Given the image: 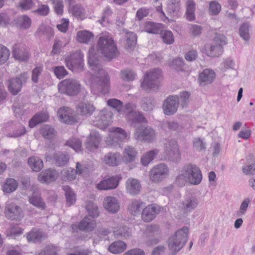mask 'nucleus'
I'll return each instance as SVG.
<instances>
[{
    "mask_svg": "<svg viewBox=\"0 0 255 255\" xmlns=\"http://www.w3.org/2000/svg\"><path fill=\"white\" fill-rule=\"evenodd\" d=\"M94 48L89 49L88 64L92 67L95 74L91 78V88L93 94H106L109 92V78L106 71L98 63V60L94 55Z\"/></svg>",
    "mask_w": 255,
    "mask_h": 255,
    "instance_id": "obj_1",
    "label": "nucleus"
},
{
    "mask_svg": "<svg viewBox=\"0 0 255 255\" xmlns=\"http://www.w3.org/2000/svg\"><path fill=\"white\" fill-rule=\"evenodd\" d=\"M188 229L183 227L171 235L167 241L168 248L172 255H175L185 246L187 242Z\"/></svg>",
    "mask_w": 255,
    "mask_h": 255,
    "instance_id": "obj_2",
    "label": "nucleus"
},
{
    "mask_svg": "<svg viewBox=\"0 0 255 255\" xmlns=\"http://www.w3.org/2000/svg\"><path fill=\"white\" fill-rule=\"evenodd\" d=\"M97 51L106 58L111 60L118 55L117 47L112 38L104 35L100 36L98 40Z\"/></svg>",
    "mask_w": 255,
    "mask_h": 255,
    "instance_id": "obj_3",
    "label": "nucleus"
},
{
    "mask_svg": "<svg viewBox=\"0 0 255 255\" xmlns=\"http://www.w3.org/2000/svg\"><path fill=\"white\" fill-rule=\"evenodd\" d=\"M162 79L161 71L158 68L153 69L144 75L141 87L145 90H155L158 89Z\"/></svg>",
    "mask_w": 255,
    "mask_h": 255,
    "instance_id": "obj_4",
    "label": "nucleus"
},
{
    "mask_svg": "<svg viewBox=\"0 0 255 255\" xmlns=\"http://www.w3.org/2000/svg\"><path fill=\"white\" fill-rule=\"evenodd\" d=\"M84 55L80 50H77L65 59L67 67L75 72H81L84 70Z\"/></svg>",
    "mask_w": 255,
    "mask_h": 255,
    "instance_id": "obj_5",
    "label": "nucleus"
},
{
    "mask_svg": "<svg viewBox=\"0 0 255 255\" xmlns=\"http://www.w3.org/2000/svg\"><path fill=\"white\" fill-rule=\"evenodd\" d=\"M58 87L60 93L73 96L78 95L80 92L81 84L78 81L69 78L61 81L58 84Z\"/></svg>",
    "mask_w": 255,
    "mask_h": 255,
    "instance_id": "obj_6",
    "label": "nucleus"
},
{
    "mask_svg": "<svg viewBox=\"0 0 255 255\" xmlns=\"http://www.w3.org/2000/svg\"><path fill=\"white\" fill-rule=\"evenodd\" d=\"M165 158L170 161L178 163L181 160V153L176 140L169 139L164 144Z\"/></svg>",
    "mask_w": 255,
    "mask_h": 255,
    "instance_id": "obj_7",
    "label": "nucleus"
},
{
    "mask_svg": "<svg viewBox=\"0 0 255 255\" xmlns=\"http://www.w3.org/2000/svg\"><path fill=\"white\" fill-rule=\"evenodd\" d=\"M184 173L191 184L198 185L202 179V175L200 168L195 164L188 163L184 165L182 168Z\"/></svg>",
    "mask_w": 255,
    "mask_h": 255,
    "instance_id": "obj_8",
    "label": "nucleus"
},
{
    "mask_svg": "<svg viewBox=\"0 0 255 255\" xmlns=\"http://www.w3.org/2000/svg\"><path fill=\"white\" fill-rule=\"evenodd\" d=\"M227 43V38L223 34L216 33L212 43L207 50L208 56L218 57L223 52V46Z\"/></svg>",
    "mask_w": 255,
    "mask_h": 255,
    "instance_id": "obj_9",
    "label": "nucleus"
},
{
    "mask_svg": "<svg viewBox=\"0 0 255 255\" xmlns=\"http://www.w3.org/2000/svg\"><path fill=\"white\" fill-rule=\"evenodd\" d=\"M28 79L27 72H23L15 78L7 80V88L9 92L13 95H16L21 90L22 85Z\"/></svg>",
    "mask_w": 255,
    "mask_h": 255,
    "instance_id": "obj_10",
    "label": "nucleus"
},
{
    "mask_svg": "<svg viewBox=\"0 0 255 255\" xmlns=\"http://www.w3.org/2000/svg\"><path fill=\"white\" fill-rule=\"evenodd\" d=\"M169 173L167 165L161 163L154 166L149 171V176L151 181L159 183L165 179Z\"/></svg>",
    "mask_w": 255,
    "mask_h": 255,
    "instance_id": "obj_11",
    "label": "nucleus"
},
{
    "mask_svg": "<svg viewBox=\"0 0 255 255\" xmlns=\"http://www.w3.org/2000/svg\"><path fill=\"white\" fill-rule=\"evenodd\" d=\"M3 128L5 130L12 129L11 132L6 134V136L10 138H17L26 133V130L24 126L20 123H16L10 121L5 123L3 125Z\"/></svg>",
    "mask_w": 255,
    "mask_h": 255,
    "instance_id": "obj_12",
    "label": "nucleus"
},
{
    "mask_svg": "<svg viewBox=\"0 0 255 255\" xmlns=\"http://www.w3.org/2000/svg\"><path fill=\"white\" fill-rule=\"evenodd\" d=\"M134 137L137 140L151 142L155 138V131L151 127L140 126L136 128Z\"/></svg>",
    "mask_w": 255,
    "mask_h": 255,
    "instance_id": "obj_13",
    "label": "nucleus"
},
{
    "mask_svg": "<svg viewBox=\"0 0 255 255\" xmlns=\"http://www.w3.org/2000/svg\"><path fill=\"white\" fill-rule=\"evenodd\" d=\"M179 106V98L176 96L168 97L163 102L162 109L165 115L171 116L177 111Z\"/></svg>",
    "mask_w": 255,
    "mask_h": 255,
    "instance_id": "obj_14",
    "label": "nucleus"
},
{
    "mask_svg": "<svg viewBox=\"0 0 255 255\" xmlns=\"http://www.w3.org/2000/svg\"><path fill=\"white\" fill-rule=\"evenodd\" d=\"M5 217L12 220H19L22 216L21 209L13 203H7L5 207Z\"/></svg>",
    "mask_w": 255,
    "mask_h": 255,
    "instance_id": "obj_15",
    "label": "nucleus"
},
{
    "mask_svg": "<svg viewBox=\"0 0 255 255\" xmlns=\"http://www.w3.org/2000/svg\"><path fill=\"white\" fill-rule=\"evenodd\" d=\"M122 177L120 175H116L110 178L102 180L97 185V188L100 190H108L116 188Z\"/></svg>",
    "mask_w": 255,
    "mask_h": 255,
    "instance_id": "obj_16",
    "label": "nucleus"
},
{
    "mask_svg": "<svg viewBox=\"0 0 255 255\" xmlns=\"http://www.w3.org/2000/svg\"><path fill=\"white\" fill-rule=\"evenodd\" d=\"M57 115L60 121L65 124L72 125L77 122V117L75 116L72 109L68 107L60 108Z\"/></svg>",
    "mask_w": 255,
    "mask_h": 255,
    "instance_id": "obj_17",
    "label": "nucleus"
},
{
    "mask_svg": "<svg viewBox=\"0 0 255 255\" xmlns=\"http://www.w3.org/2000/svg\"><path fill=\"white\" fill-rule=\"evenodd\" d=\"M111 114L106 110H103L99 112L95 119L91 121L93 126L101 129H104L109 125V119Z\"/></svg>",
    "mask_w": 255,
    "mask_h": 255,
    "instance_id": "obj_18",
    "label": "nucleus"
},
{
    "mask_svg": "<svg viewBox=\"0 0 255 255\" xmlns=\"http://www.w3.org/2000/svg\"><path fill=\"white\" fill-rule=\"evenodd\" d=\"M199 204V199L195 196L186 197L181 203V209L185 214H188L196 209Z\"/></svg>",
    "mask_w": 255,
    "mask_h": 255,
    "instance_id": "obj_19",
    "label": "nucleus"
},
{
    "mask_svg": "<svg viewBox=\"0 0 255 255\" xmlns=\"http://www.w3.org/2000/svg\"><path fill=\"white\" fill-rule=\"evenodd\" d=\"M65 2L68 5L69 12L74 16L82 18L85 15L84 8L81 5L75 4V0H65Z\"/></svg>",
    "mask_w": 255,
    "mask_h": 255,
    "instance_id": "obj_20",
    "label": "nucleus"
},
{
    "mask_svg": "<svg viewBox=\"0 0 255 255\" xmlns=\"http://www.w3.org/2000/svg\"><path fill=\"white\" fill-rule=\"evenodd\" d=\"M141 186L140 182L134 178L128 179L126 183L127 192L130 195H137L140 192Z\"/></svg>",
    "mask_w": 255,
    "mask_h": 255,
    "instance_id": "obj_21",
    "label": "nucleus"
},
{
    "mask_svg": "<svg viewBox=\"0 0 255 255\" xmlns=\"http://www.w3.org/2000/svg\"><path fill=\"white\" fill-rule=\"evenodd\" d=\"M215 78V73L211 69H204L199 74L198 81L200 85H206L213 82Z\"/></svg>",
    "mask_w": 255,
    "mask_h": 255,
    "instance_id": "obj_22",
    "label": "nucleus"
},
{
    "mask_svg": "<svg viewBox=\"0 0 255 255\" xmlns=\"http://www.w3.org/2000/svg\"><path fill=\"white\" fill-rule=\"evenodd\" d=\"M105 208L112 213H116L120 208V204L118 200L114 197L109 196L105 199L104 202Z\"/></svg>",
    "mask_w": 255,
    "mask_h": 255,
    "instance_id": "obj_23",
    "label": "nucleus"
},
{
    "mask_svg": "<svg viewBox=\"0 0 255 255\" xmlns=\"http://www.w3.org/2000/svg\"><path fill=\"white\" fill-rule=\"evenodd\" d=\"M121 155L119 152H109L103 158V162L110 166H118L120 162Z\"/></svg>",
    "mask_w": 255,
    "mask_h": 255,
    "instance_id": "obj_24",
    "label": "nucleus"
},
{
    "mask_svg": "<svg viewBox=\"0 0 255 255\" xmlns=\"http://www.w3.org/2000/svg\"><path fill=\"white\" fill-rule=\"evenodd\" d=\"M12 55L16 60L20 61H26L29 57L27 51L23 47H20L18 44H15L13 46Z\"/></svg>",
    "mask_w": 255,
    "mask_h": 255,
    "instance_id": "obj_25",
    "label": "nucleus"
},
{
    "mask_svg": "<svg viewBox=\"0 0 255 255\" xmlns=\"http://www.w3.org/2000/svg\"><path fill=\"white\" fill-rule=\"evenodd\" d=\"M57 178V174L55 170H47L41 172L38 175V180L41 182L49 183L54 181Z\"/></svg>",
    "mask_w": 255,
    "mask_h": 255,
    "instance_id": "obj_26",
    "label": "nucleus"
},
{
    "mask_svg": "<svg viewBox=\"0 0 255 255\" xmlns=\"http://www.w3.org/2000/svg\"><path fill=\"white\" fill-rule=\"evenodd\" d=\"M26 238L28 242L37 243L44 240L46 236L44 233L39 230H32L27 233Z\"/></svg>",
    "mask_w": 255,
    "mask_h": 255,
    "instance_id": "obj_27",
    "label": "nucleus"
},
{
    "mask_svg": "<svg viewBox=\"0 0 255 255\" xmlns=\"http://www.w3.org/2000/svg\"><path fill=\"white\" fill-rule=\"evenodd\" d=\"M49 116L47 113L44 112H40L36 113L29 122V126L32 128L36 125L42 122L47 121Z\"/></svg>",
    "mask_w": 255,
    "mask_h": 255,
    "instance_id": "obj_28",
    "label": "nucleus"
},
{
    "mask_svg": "<svg viewBox=\"0 0 255 255\" xmlns=\"http://www.w3.org/2000/svg\"><path fill=\"white\" fill-rule=\"evenodd\" d=\"M96 225V222L94 220H91L86 216L80 221L78 225V228L81 231L90 232L95 229Z\"/></svg>",
    "mask_w": 255,
    "mask_h": 255,
    "instance_id": "obj_29",
    "label": "nucleus"
},
{
    "mask_svg": "<svg viewBox=\"0 0 255 255\" xmlns=\"http://www.w3.org/2000/svg\"><path fill=\"white\" fill-rule=\"evenodd\" d=\"M77 112L81 116H90L95 111V107L89 103H81L77 106Z\"/></svg>",
    "mask_w": 255,
    "mask_h": 255,
    "instance_id": "obj_30",
    "label": "nucleus"
},
{
    "mask_svg": "<svg viewBox=\"0 0 255 255\" xmlns=\"http://www.w3.org/2000/svg\"><path fill=\"white\" fill-rule=\"evenodd\" d=\"M53 35L54 32L53 29L51 27L44 24H40L35 32V35L37 36L41 37L44 36L48 39L53 37Z\"/></svg>",
    "mask_w": 255,
    "mask_h": 255,
    "instance_id": "obj_31",
    "label": "nucleus"
},
{
    "mask_svg": "<svg viewBox=\"0 0 255 255\" xmlns=\"http://www.w3.org/2000/svg\"><path fill=\"white\" fill-rule=\"evenodd\" d=\"M156 208L152 205H148L144 208L142 211L141 217L146 222L152 221L155 217Z\"/></svg>",
    "mask_w": 255,
    "mask_h": 255,
    "instance_id": "obj_32",
    "label": "nucleus"
},
{
    "mask_svg": "<svg viewBox=\"0 0 255 255\" xmlns=\"http://www.w3.org/2000/svg\"><path fill=\"white\" fill-rule=\"evenodd\" d=\"M28 201L30 204L33 205L36 207L41 210H44L46 208V205L42 199L40 194L33 192V194L28 197Z\"/></svg>",
    "mask_w": 255,
    "mask_h": 255,
    "instance_id": "obj_33",
    "label": "nucleus"
},
{
    "mask_svg": "<svg viewBox=\"0 0 255 255\" xmlns=\"http://www.w3.org/2000/svg\"><path fill=\"white\" fill-rule=\"evenodd\" d=\"M180 9V0H169L166 11L170 15H176Z\"/></svg>",
    "mask_w": 255,
    "mask_h": 255,
    "instance_id": "obj_34",
    "label": "nucleus"
},
{
    "mask_svg": "<svg viewBox=\"0 0 255 255\" xmlns=\"http://www.w3.org/2000/svg\"><path fill=\"white\" fill-rule=\"evenodd\" d=\"M55 163L58 166L66 165L69 160V156L66 153L59 151L55 153L53 156Z\"/></svg>",
    "mask_w": 255,
    "mask_h": 255,
    "instance_id": "obj_35",
    "label": "nucleus"
},
{
    "mask_svg": "<svg viewBox=\"0 0 255 255\" xmlns=\"http://www.w3.org/2000/svg\"><path fill=\"white\" fill-rule=\"evenodd\" d=\"M127 244L123 241H118L112 243L108 248V250L114 254L123 252L127 249Z\"/></svg>",
    "mask_w": 255,
    "mask_h": 255,
    "instance_id": "obj_36",
    "label": "nucleus"
},
{
    "mask_svg": "<svg viewBox=\"0 0 255 255\" xmlns=\"http://www.w3.org/2000/svg\"><path fill=\"white\" fill-rule=\"evenodd\" d=\"M162 28L163 25L161 23L148 21L144 24V30L149 33L158 34Z\"/></svg>",
    "mask_w": 255,
    "mask_h": 255,
    "instance_id": "obj_37",
    "label": "nucleus"
},
{
    "mask_svg": "<svg viewBox=\"0 0 255 255\" xmlns=\"http://www.w3.org/2000/svg\"><path fill=\"white\" fill-rule=\"evenodd\" d=\"M16 23L21 29H27L31 25V19L27 15L24 14L18 16L16 19Z\"/></svg>",
    "mask_w": 255,
    "mask_h": 255,
    "instance_id": "obj_38",
    "label": "nucleus"
},
{
    "mask_svg": "<svg viewBox=\"0 0 255 255\" xmlns=\"http://www.w3.org/2000/svg\"><path fill=\"white\" fill-rule=\"evenodd\" d=\"M27 162L31 169L35 172L39 171L43 167L42 160L37 157H30L29 158Z\"/></svg>",
    "mask_w": 255,
    "mask_h": 255,
    "instance_id": "obj_39",
    "label": "nucleus"
},
{
    "mask_svg": "<svg viewBox=\"0 0 255 255\" xmlns=\"http://www.w3.org/2000/svg\"><path fill=\"white\" fill-rule=\"evenodd\" d=\"M136 151L131 146H127L123 152V158L124 161L127 163L133 161L136 155Z\"/></svg>",
    "mask_w": 255,
    "mask_h": 255,
    "instance_id": "obj_40",
    "label": "nucleus"
},
{
    "mask_svg": "<svg viewBox=\"0 0 255 255\" xmlns=\"http://www.w3.org/2000/svg\"><path fill=\"white\" fill-rule=\"evenodd\" d=\"M145 206L142 202L139 200H133L128 206L129 212L133 215L140 213L141 209Z\"/></svg>",
    "mask_w": 255,
    "mask_h": 255,
    "instance_id": "obj_41",
    "label": "nucleus"
},
{
    "mask_svg": "<svg viewBox=\"0 0 255 255\" xmlns=\"http://www.w3.org/2000/svg\"><path fill=\"white\" fill-rule=\"evenodd\" d=\"M128 122L132 126H135L136 124L141 123H146V120L141 112L136 111L134 114L128 116L127 119Z\"/></svg>",
    "mask_w": 255,
    "mask_h": 255,
    "instance_id": "obj_42",
    "label": "nucleus"
},
{
    "mask_svg": "<svg viewBox=\"0 0 255 255\" xmlns=\"http://www.w3.org/2000/svg\"><path fill=\"white\" fill-rule=\"evenodd\" d=\"M115 236L118 238H128L131 236V231L127 226L118 227L114 231Z\"/></svg>",
    "mask_w": 255,
    "mask_h": 255,
    "instance_id": "obj_43",
    "label": "nucleus"
},
{
    "mask_svg": "<svg viewBox=\"0 0 255 255\" xmlns=\"http://www.w3.org/2000/svg\"><path fill=\"white\" fill-rule=\"evenodd\" d=\"M93 36L92 32L86 30L80 31L77 33V39L80 43H88Z\"/></svg>",
    "mask_w": 255,
    "mask_h": 255,
    "instance_id": "obj_44",
    "label": "nucleus"
},
{
    "mask_svg": "<svg viewBox=\"0 0 255 255\" xmlns=\"http://www.w3.org/2000/svg\"><path fill=\"white\" fill-rule=\"evenodd\" d=\"M158 153L157 149H154L147 152L141 158V162L144 166L147 165L156 156Z\"/></svg>",
    "mask_w": 255,
    "mask_h": 255,
    "instance_id": "obj_45",
    "label": "nucleus"
},
{
    "mask_svg": "<svg viewBox=\"0 0 255 255\" xmlns=\"http://www.w3.org/2000/svg\"><path fill=\"white\" fill-rule=\"evenodd\" d=\"M62 188L65 191L67 204L68 206H70L76 201L75 194L68 186H63Z\"/></svg>",
    "mask_w": 255,
    "mask_h": 255,
    "instance_id": "obj_46",
    "label": "nucleus"
},
{
    "mask_svg": "<svg viewBox=\"0 0 255 255\" xmlns=\"http://www.w3.org/2000/svg\"><path fill=\"white\" fill-rule=\"evenodd\" d=\"M17 187V183L16 180L13 178H10L6 180L2 189L3 192L9 193L15 191Z\"/></svg>",
    "mask_w": 255,
    "mask_h": 255,
    "instance_id": "obj_47",
    "label": "nucleus"
},
{
    "mask_svg": "<svg viewBox=\"0 0 255 255\" xmlns=\"http://www.w3.org/2000/svg\"><path fill=\"white\" fill-rule=\"evenodd\" d=\"M86 209L90 216L93 218H97L99 216V212L97 205L91 201L86 203Z\"/></svg>",
    "mask_w": 255,
    "mask_h": 255,
    "instance_id": "obj_48",
    "label": "nucleus"
},
{
    "mask_svg": "<svg viewBox=\"0 0 255 255\" xmlns=\"http://www.w3.org/2000/svg\"><path fill=\"white\" fill-rule=\"evenodd\" d=\"M135 72L128 69L122 70L120 73L121 79L126 82L132 81L135 79Z\"/></svg>",
    "mask_w": 255,
    "mask_h": 255,
    "instance_id": "obj_49",
    "label": "nucleus"
},
{
    "mask_svg": "<svg viewBox=\"0 0 255 255\" xmlns=\"http://www.w3.org/2000/svg\"><path fill=\"white\" fill-rule=\"evenodd\" d=\"M141 106L145 111L152 110L154 106L153 98L152 97H144L141 100Z\"/></svg>",
    "mask_w": 255,
    "mask_h": 255,
    "instance_id": "obj_50",
    "label": "nucleus"
},
{
    "mask_svg": "<svg viewBox=\"0 0 255 255\" xmlns=\"http://www.w3.org/2000/svg\"><path fill=\"white\" fill-rule=\"evenodd\" d=\"M59 251L57 247L53 245H48L42 250L38 255H58Z\"/></svg>",
    "mask_w": 255,
    "mask_h": 255,
    "instance_id": "obj_51",
    "label": "nucleus"
},
{
    "mask_svg": "<svg viewBox=\"0 0 255 255\" xmlns=\"http://www.w3.org/2000/svg\"><path fill=\"white\" fill-rule=\"evenodd\" d=\"M35 5L34 0H20L17 8L22 10H28L33 8Z\"/></svg>",
    "mask_w": 255,
    "mask_h": 255,
    "instance_id": "obj_52",
    "label": "nucleus"
},
{
    "mask_svg": "<svg viewBox=\"0 0 255 255\" xmlns=\"http://www.w3.org/2000/svg\"><path fill=\"white\" fill-rule=\"evenodd\" d=\"M40 132L44 138L49 139L53 136L55 130L49 125H44L40 128Z\"/></svg>",
    "mask_w": 255,
    "mask_h": 255,
    "instance_id": "obj_53",
    "label": "nucleus"
},
{
    "mask_svg": "<svg viewBox=\"0 0 255 255\" xmlns=\"http://www.w3.org/2000/svg\"><path fill=\"white\" fill-rule=\"evenodd\" d=\"M136 106L135 104L132 103H127L124 107H123V109L121 113L126 115L127 119L128 118V116H131V115L134 114L136 110Z\"/></svg>",
    "mask_w": 255,
    "mask_h": 255,
    "instance_id": "obj_54",
    "label": "nucleus"
},
{
    "mask_svg": "<svg viewBox=\"0 0 255 255\" xmlns=\"http://www.w3.org/2000/svg\"><path fill=\"white\" fill-rule=\"evenodd\" d=\"M65 144L72 148L76 152L81 151L82 147V142L78 138H70L66 141Z\"/></svg>",
    "mask_w": 255,
    "mask_h": 255,
    "instance_id": "obj_55",
    "label": "nucleus"
},
{
    "mask_svg": "<svg viewBox=\"0 0 255 255\" xmlns=\"http://www.w3.org/2000/svg\"><path fill=\"white\" fill-rule=\"evenodd\" d=\"M164 43L167 44H171L174 41V36L171 31L169 30L161 31L159 32Z\"/></svg>",
    "mask_w": 255,
    "mask_h": 255,
    "instance_id": "obj_56",
    "label": "nucleus"
},
{
    "mask_svg": "<svg viewBox=\"0 0 255 255\" xmlns=\"http://www.w3.org/2000/svg\"><path fill=\"white\" fill-rule=\"evenodd\" d=\"M250 26L248 23H243L239 28L240 36L245 41L249 40L250 37L249 34Z\"/></svg>",
    "mask_w": 255,
    "mask_h": 255,
    "instance_id": "obj_57",
    "label": "nucleus"
},
{
    "mask_svg": "<svg viewBox=\"0 0 255 255\" xmlns=\"http://www.w3.org/2000/svg\"><path fill=\"white\" fill-rule=\"evenodd\" d=\"M145 234L149 237H159L161 234V231L158 226L155 225H151L147 226L146 228Z\"/></svg>",
    "mask_w": 255,
    "mask_h": 255,
    "instance_id": "obj_58",
    "label": "nucleus"
},
{
    "mask_svg": "<svg viewBox=\"0 0 255 255\" xmlns=\"http://www.w3.org/2000/svg\"><path fill=\"white\" fill-rule=\"evenodd\" d=\"M43 72V67L41 66H36L31 72V81L34 83H38L40 77Z\"/></svg>",
    "mask_w": 255,
    "mask_h": 255,
    "instance_id": "obj_59",
    "label": "nucleus"
},
{
    "mask_svg": "<svg viewBox=\"0 0 255 255\" xmlns=\"http://www.w3.org/2000/svg\"><path fill=\"white\" fill-rule=\"evenodd\" d=\"M221 9L220 4L216 0H212L209 2V10L211 15H216L219 13Z\"/></svg>",
    "mask_w": 255,
    "mask_h": 255,
    "instance_id": "obj_60",
    "label": "nucleus"
},
{
    "mask_svg": "<svg viewBox=\"0 0 255 255\" xmlns=\"http://www.w3.org/2000/svg\"><path fill=\"white\" fill-rule=\"evenodd\" d=\"M65 46L63 41L59 39H55L50 54L52 55L59 54L61 52V49Z\"/></svg>",
    "mask_w": 255,
    "mask_h": 255,
    "instance_id": "obj_61",
    "label": "nucleus"
},
{
    "mask_svg": "<svg viewBox=\"0 0 255 255\" xmlns=\"http://www.w3.org/2000/svg\"><path fill=\"white\" fill-rule=\"evenodd\" d=\"M9 55V50L5 46L0 44V64L4 63L8 60Z\"/></svg>",
    "mask_w": 255,
    "mask_h": 255,
    "instance_id": "obj_62",
    "label": "nucleus"
},
{
    "mask_svg": "<svg viewBox=\"0 0 255 255\" xmlns=\"http://www.w3.org/2000/svg\"><path fill=\"white\" fill-rule=\"evenodd\" d=\"M113 132L119 139V140H123L128 136V134L125 130L121 128H113Z\"/></svg>",
    "mask_w": 255,
    "mask_h": 255,
    "instance_id": "obj_63",
    "label": "nucleus"
},
{
    "mask_svg": "<svg viewBox=\"0 0 255 255\" xmlns=\"http://www.w3.org/2000/svg\"><path fill=\"white\" fill-rule=\"evenodd\" d=\"M107 105L116 109L119 113H121L123 109V103L117 99H109L107 101Z\"/></svg>",
    "mask_w": 255,
    "mask_h": 255,
    "instance_id": "obj_64",
    "label": "nucleus"
}]
</instances>
